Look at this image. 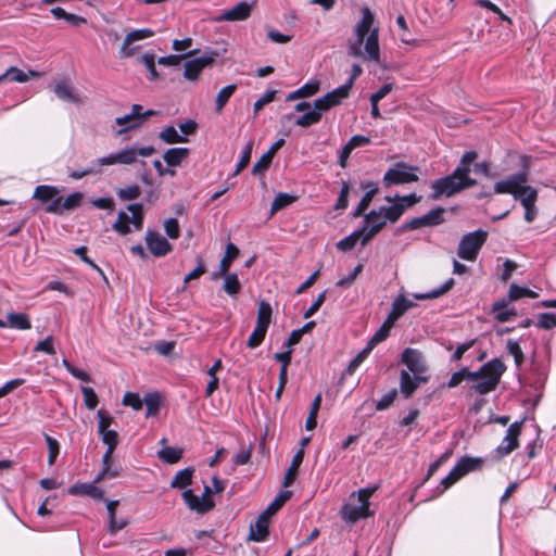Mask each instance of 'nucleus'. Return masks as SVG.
I'll use <instances>...</instances> for the list:
<instances>
[{
  "mask_svg": "<svg viewBox=\"0 0 556 556\" xmlns=\"http://www.w3.org/2000/svg\"><path fill=\"white\" fill-rule=\"evenodd\" d=\"M374 20V14L369 8H364L362 18L354 28L355 39L348 42L349 55L377 63L380 61L379 30L378 28H371Z\"/></svg>",
  "mask_w": 556,
  "mask_h": 556,
  "instance_id": "f257e3e1",
  "label": "nucleus"
},
{
  "mask_svg": "<svg viewBox=\"0 0 556 556\" xmlns=\"http://www.w3.org/2000/svg\"><path fill=\"white\" fill-rule=\"evenodd\" d=\"M478 159L473 150L466 151L456 168L447 176L438 178L431 182L432 193L430 198L438 200L441 197H452L465 189L477 185V180L470 177L471 165Z\"/></svg>",
  "mask_w": 556,
  "mask_h": 556,
  "instance_id": "f03ea898",
  "label": "nucleus"
},
{
  "mask_svg": "<svg viewBox=\"0 0 556 556\" xmlns=\"http://www.w3.org/2000/svg\"><path fill=\"white\" fill-rule=\"evenodd\" d=\"M505 369L506 367L501 359L493 358L481 366L477 371H470L465 367V372L468 381L476 382L471 386V389L476 393L483 395L496 389Z\"/></svg>",
  "mask_w": 556,
  "mask_h": 556,
  "instance_id": "7ed1b4c3",
  "label": "nucleus"
},
{
  "mask_svg": "<svg viewBox=\"0 0 556 556\" xmlns=\"http://www.w3.org/2000/svg\"><path fill=\"white\" fill-rule=\"evenodd\" d=\"M377 486L372 488H364L358 490L356 494V502L354 503V494L350 497V502L344 504L341 508L342 518L349 522H356L359 519L367 518L371 516V511L369 509V498L376 492Z\"/></svg>",
  "mask_w": 556,
  "mask_h": 556,
  "instance_id": "20e7f679",
  "label": "nucleus"
},
{
  "mask_svg": "<svg viewBox=\"0 0 556 556\" xmlns=\"http://www.w3.org/2000/svg\"><path fill=\"white\" fill-rule=\"evenodd\" d=\"M419 167L409 165L405 162H396L383 175L382 182L386 188L392 186L405 185L418 181L417 173Z\"/></svg>",
  "mask_w": 556,
  "mask_h": 556,
  "instance_id": "39448f33",
  "label": "nucleus"
},
{
  "mask_svg": "<svg viewBox=\"0 0 556 556\" xmlns=\"http://www.w3.org/2000/svg\"><path fill=\"white\" fill-rule=\"evenodd\" d=\"M486 239L488 232L482 229L464 235L458 244L457 255L465 261H476Z\"/></svg>",
  "mask_w": 556,
  "mask_h": 556,
  "instance_id": "423d86ee",
  "label": "nucleus"
},
{
  "mask_svg": "<svg viewBox=\"0 0 556 556\" xmlns=\"http://www.w3.org/2000/svg\"><path fill=\"white\" fill-rule=\"evenodd\" d=\"M529 180V174L527 169H522L518 173L511 174L506 178L498 180L494 184V192L497 194H511L515 198L522 193L526 188L530 187L527 185Z\"/></svg>",
  "mask_w": 556,
  "mask_h": 556,
  "instance_id": "0eeeda50",
  "label": "nucleus"
},
{
  "mask_svg": "<svg viewBox=\"0 0 556 556\" xmlns=\"http://www.w3.org/2000/svg\"><path fill=\"white\" fill-rule=\"evenodd\" d=\"M520 432L521 422L516 421L508 427L506 435L504 437L500 445L494 450V460L502 459L503 457L507 456L518 447V438L520 435Z\"/></svg>",
  "mask_w": 556,
  "mask_h": 556,
  "instance_id": "6e6552de",
  "label": "nucleus"
},
{
  "mask_svg": "<svg viewBox=\"0 0 556 556\" xmlns=\"http://www.w3.org/2000/svg\"><path fill=\"white\" fill-rule=\"evenodd\" d=\"M154 30L151 28H140L131 30L124 38L123 45L119 48L118 54L123 59H128L135 55L140 49V46H134V42L144 40L154 36Z\"/></svg>",
  "mask_w": 556,
  "mask_h": 556,
  "instance_id": "1a4fd4ad",
  "label": "nucleus"
},
{
  "mask_svg": "<svg viewBox=\"0 0 556 556\" xmlns=\"http://www.w3.org/2000/svg\"><path fill=\"white\" fill-rule=\"evenodd\" d=\"M387 225L386 219L382 217L379 210H371L364 215V226L361 228L364 231L362 247H365L371 239H374Z\"/></svg>",
  "mask_w": 556,
  "mask_h": 556,
  "instance_id": "9d476101",
  "label": "nucleus"
},
{
  "mask_svg": "<svg viewBox=\"0 0 556 556\" xmlns=\"http://www.w3.org/2000/svg\"><path fill=\"white\" fill-rule=\"evenodd\" d=\"M96 160L99 167L101 168V173L103 172L104 167L112 165H132L135 163L134 149L132 147L128 146Z\"/></svg>",
  "mask_w": 556,
  "mask_h": 556,
  "instance_id": "9b49d317",
  "label": "nucleus"
},
{
  "mask_svg": "<svg viewBox=\"0 0 556 556\" xmlns=\"http://www.w3.org/2000/svg\"><path fill=\"white\" fill-rule=\"evenodd\" d=\"M146 244L151 254L155 257H163L173 250V245L160 232L148 229L144 236Z\"/></svg>",
  "mask_w": 556,
  "mask_h": 556,
  "instance_id": "f8f14e48",
  "label": "nucleus"
},
{
  "mask_svg": "<svg viewBox=\"0 0 556 556\" xmlns=\"http://www.w3.org/2000/svg\"><path fill=\"white\" fill-rule=\"evenodd\" d=\"M218 56L217 52H211L210 54L202 55L189 60L185 63L184 77L188 80L194 81L199 78L201 72L208 65H211L215 58Z\"/></svg>",
  "mask_w": 556,
  "mask_h": 556,
  "instance_id": "ddd939ff",
  "label": "nucleus"
},
{
  "mask_svg": "<svg viewBox=\"0 0 556 556\" xmlns=\"http://www.w3.org/2000/svg\"><path fill=\"white\" fill-rule=\"evenodd\" d=\"M84 194L81 192H73L64 200L62 198L54 199L46 206V212L51 214H63L64 211H72L81 205Z\"/></svg>",
  "mask_w": 556,
  "mask_h": 556,
  "instance_id": "4468645a",
  "label": "nucleus"
},
{
  "mask_svg": "<svg viewBox=\"0 0 556 556\" xmlns=\"http://www.w3.org/2000/svg\"><path fill=\"white\" fill-rule=\"evenodd\" d=\"M349 97L345 87H338L330 92H327L324 97L314 101V106L321 114L330 110L331 108L341 103V101Z\"/></svg>",
  "mask_w": 556,
  "mask_h": 556,
  "instance_id": "2eb2a0df",
  "label": "nucleus"
},
{
  "mask_svg": "<svg viewBox=\"0 0 556 556\" xmlns=\"http://www.w3.org/2000/svg\"><path fill=\"white\" fill-rule=\"evenodd\" d=\"M182 500L190 510L198 514H205L214 508L215 503L211 498H202L193 493L191 489L182 492Z\"/></svg>",
  "mask_w": 556,
  "mask_h": 556,
  "instance_id": "dca6fc26",
  "label": "nucleus"
},
{
  "mask_svg": "<svg viewBox=\"0 0 556 556\" xmlns=\"http://www.w3.org/2000/svg\"><path fill=\"white\" fill-rule=\"evenodd\" d=\"M402 362L414 375L422 374L427 369L421 352L416 349H405L402 353Z\"/></svg>",
  "mask_w": 556,
  "mask_h": 556,
  "instance_id": "f3484780",
  "label": "nucleus"
},
{
  "mask_svg": "<svg viewBox=\"0 0 556 556\" xmlns=\"http://www.w3.org/2000/svg\"><path fill=\"white\" fill-rule=\"evenodd\" d=\"M252 11V4L241 1L237 3L230 10L225 11L222 15L215 17L216 22H237V21H245L250 17Z\"/></svg>",
  "mask_w": 556,
  "mask_h": 556,
  "instance_id": "a211bd4d",
  "label": "nucleus"
},
{
  "mask_svg": "<svg viewBox=\"0 0 556 556\" xmlns=\"http://www.w3.org/2000/svg\"><path fill=\"white\" fill-rule=\"evenodd\" d=\"M362 189L366 190V193L361 199L358 205L353 212L354 217L364 215L365 211L369 207L374 197L378 193V184L374 181H364L361 184Z\"/></svg>",
  "mask_w": 556,
  "mask_h": 556,
  "instance_id": "6ab92c4d",
  "label": "nucleus"
},
{
  "mask_svg": "<svg viewBox=\"0 0 556 556\" xmlns=\"http://www.w3.org/2000/svg\"><path fill=\"white\" fill-rule=\"evenodd\" d=\"M285 144V139H279L276 142L273 143V146L269 148V150L264 153L261 159L253 165L252 167V175L257 176L260 174H263L266 172L270 163L273 161V157L275 153Z\"/></svg>",
  "mask_w": 556,
  "mask_h": 556,
  "instance_id": "aec40b11",
  "label": "nucleus"
},
{
  "mask_svg": "<svg viewBox=\"0 0 556 556\" xmlns=\"http://www.w3.org/2000/svg\"><path fill=\"white\" fill-rule=\"evenodd\" d=\"M426 377L415 375L412 377L407 371L402 370L400 375V390L405 399H409L419 386V382H426Z\"/></svg>",
  "mask_w": 556,
  "mask_h": 556,
  "instance_id": "412c9836",
  "label": "nucleus"
},
{
  "mask_svg": "<svg viewBox=\"0 0 556 556\" xmlns=\"http://www.w3.org/2000/svg\"><path fill=\"white\" fill-rule=\"evenodd\" d=\"M269 518L261 514L254 523L250 526L249 540L255 542H263L268 536Z\"/></svg>",
  "mask_w": 556,
  "mask_h": 556,
  "instance_id": "4be33fe9",
  "label": "nucleus"
},
{
  "mask_svg": "<svg viewBox=\"0 0 556 556\" xmlns=\"http://www.w3.org/2000/svg\"><path fill=\"white\" fill-rule=\"evenodd\" d=\"M97 483L98 482H94V480L91 483H74L70 486L68 493L71 495H86L94 500H101L103 498L104 493L100 488L96 485Z\"/></svg>",
  "mask_w": 556,
  "mask_h": 556,
  "instance_id": "5701e85b",
  "label": "nucleus"
},
{
  "mask_svg": "<svg viewBox=\"0 0 556 556\" xmlns=\"http://www.w3.org/2000/svg\"><path fill=\"white\" fill-rule=\"evenodd\" d=\"M483 464L484 459L482 457H471L466 455L458 459L454 466V472H457L458 477L463 478L467 473L480 469Z\"/></svg>",
  "mask_w": 556,
  "mask_h": 556,
  "instance_id": "b1692460",
  "label": "nucleus"
},
{
  "mask_svg": "<svg viewBox=\"0 0 556 556\" xmlns=\"http://www.w3.org/2000/svg\"><path fill=\"white\" fill-rule=\"evenodd\" d=\"M509 301L498 300L492 304V312L495 313V319L500 323H506L517 316L515 308H507Z\"/></svg>",
  "mask_w": 556,
  "mask_h": 556,
  "instance_id": "393cba45",
  "label": "nucleus"
},
{
  "mask_svg": "<svg viewBox=\"0 0 556 556\" xmlns=\"http://www.w3.org/2000/svg\"><path fill=\"white\" fill-rule=\"evenodd\" d=\"M1 76L3 80L26 83L30 77H40L41 73L31 70L26 73L15 66H11Z\"/></svg>",
  "mask_w": 556,
  "mask_h": 556,
  "instance_id": "a878e982",
  "label": "nucleus"
},
{
  "mask_svg": "<svg viewBox=\"0 0 556 556\" xmlns=\"http://www.w3.org/2000/svg\"><path fill=\"white\" fill-rule=\"evenodd\" d=\"M188 148H170L163 154V160L168 166H179L189 156Z\"/></svg>",
  "mask_w": 556,
  "mask_h": 556,
  "instance_id": "bb28decb",
  "label": "nucleus"
},
{
  "mask_svg": "<svg viewBox=\"0 0 556 556\" xmlns=\"http://www.w3.org/2000/svg\"><path fill=\"white\" fill-rule=\"evenodd\" d=\"M194 473L193 467H186L185 469H181L177 471V473L174 476L173 480L170 481V488L172 489H186L192 483V477Z\"/></svg>",
  "mask_w": 556,
  "mask_h": 556,
  "instance_id": "cd10ccee",
  "label": "nucleus"
},
{
  "mask_svg": "<svg viewBox=\"0 0 556 556\" xmlns=\"http://www.w3.org/2000/svg\"><path fill=\"white\" fill-rule=\"evenodd\" d=\"M14 328L18 330H28L31 328L28 316L24 313H9L8 320L4 321V328Z\"/></svg>",
  "mask_w": 556,
  "mask_h": 556,
  "instance_id": "c85d7f7f",
  "label": "nucleus"
},
{
  "mask_svg": "<svg viewBox=\"0 0 556 556\" xmlns=\"http://www.w3.org/2000/svg\"><path fill=\"white\" fill-rule=\"evenodd\" d=\"M304 458V450L300 448L293 456L291 465L287 469L283 478V486H289L293 483L298 469Z\"/></svg>",
  "mask_w": 556,
  "mask_h": 556,
  "instance_id": "c756f323",
  "label": "nucleus"
},
{
  "mask_svg": "<svg viewBox=\"0 0 556 556\" xmlns=\"http://www.w3.org/2000/svg\"><path fill=\"white\" fill-rule=\"evenodd\" d=\"M318 90H319V81L318 80L308 81L305 85H303L302 87H300L299 89L290 92L287 96V101H293L295 99L307 98V97L314 96Z\"/></svg>",
  "mask_w": 556,
  "mask_h": 556,
  "instance_id": "7c9ffc66",
  "label": "nucleus"
},
{
  "mask_svg": "<svg viewBox=\"0 0 556 556\" xmlns=\"http://www.w3.org/2000/svg\"><path fill=\"white\" fill-rule=\"evenodd\" d=\"M56 97L63 101L76 103L80 102L79 97L74 92L73 88L65 81H59L54 87Z\"/></svg>",
  "mask_w": 556,
  "mask_h": 556,
  "instance_id": "2f4dec72",
  "label": "nucleus"
},
{
  "mask_svg": "<svg viewBox=\"0 0 556 556\" xmlns=\"http://www.w3.org/2000/svg\"><path fill=\"white\" fill-rule=\"evenodd\" d=\"M59 193L58 189L52 186L47 185H40L37 186L34 191V198L41 201L42 203H51L54 199H58L56 197Z\"/></svg>",
  "mask_w": 556,
  "mask_h": 556,
  "instance_id": "473e14b6",
  "label": "nucleus"
},
{
  "mask_svg": "<svg viewBox=\"0 0 556 556\" xmlns=\"http://www.w3.org/2000/svg\"><path fill=\"white\" fill-rule=\"evenodd\" d=\"M239 255V249L233 243L229 242L226 245V251L224 257L220 260L219 263V274H227L231 263L233 260H236Z\"/></svg>",
  "mask_w": 556,
  "mask_h": 556,
  "instance_id": "72a5a7b5",
  "label": "nucleus"
},
{
  "mask_svg": "<svg viewBox=\"0 0 556 556\" xmlns=\"http://www.w3.org/2000/svg\"><path fill=\"white\" fill-rule=\"evenodd\" d=\"M454 285H455L454 279L450 278L439 288H435L426 293H416V294H414V298L417 300L437 299V298L445 294L446 292H448L454 287Z\"/></svg>",
  "mask_w": 556,
  "mask_h": 556,
  "instance_id": "f704fd0d",
  "label": "nucleus"
},
{
  "mask_svg": "<svg viewBox=\"0 0 556 556\" xmlns=\"http://www.w3.org/2000/svg\"><path fill=\"white\" fill-rule=\"evenodd\" d=\"M159 138L167 144L184 143L188 141L187 137L179 135L174 126H166L160 131Z\"/></svg>",
  "mask_w": 556,
  "mask_h": 556,
  "instance_id": "c9c22d12",
  "label": "nucleus"
},
{
  "mask_svg": "<svg viewBox=\"0 0 556 556\" xmlns=\"http://www.w3.org/2000/svg\"><path fill=\"white\" fill-rule=\"evenodd\" d=\"M236 84L228 85L219 90L215 99L216 113H220L223 111V109L225 108L229 99L232 97V94L236 92Z\"/></svg>",
  "mask_w": 556,
  "mask_h": 556,
  "instance_id": "e433bc0d",
  "label": "nucleus"
},
{
  "mask_svg": "<svg viewBox=\"0 0 556 556\" xmlns=\"http://www.w3.org/2000/svg\"><path fill=\"white\" fill-rule=\"evenodd\" d=\"M384 200L387 202H393L395 201V203L397 205H402L403 207V214L405 213V211L408 208V207H412L414 206L415 204H417L418 202H420L421 200V197L420 195H417L416 193H410V194H407V195H394V197H390V195H387L384 198Z\"/></svg>",
  "mask_w": 556,
  "mask_h": 556,
  "instance_id": "4c0bfd02",
  "label": "nucleus"
},
{
  "mask_svg": "<svg viewBox=\"0 0 556 556\" xmlns=\"http://www.w3.org/2000/svg\"><path fill=\"white\" fill-rule=\"evenodd\" d=\"M320 119H321V113L317 109H315V106L313 105V109H311L309 111L305 112L303 115L298 117L294 121V124L296 126L307 128V127H311V126L319 123Z\"/></svg>",
  "mask_w": 556,
  "mask_h": 556,
  "instance_id": "58836bf2",
  "label": "nucleus"
},
{
  "mask_svg": "<svg viewBox=\"0 0 556 556\" xmlns=\"http://www.w3.org/2000/svg\"><path fill=\"white\" fill-rule=\"evenodd\" d=\"M143 404L147 407L146 417L157 415L161 406L160 394L157 392L147 393L143 397Z\"/></svg>",
  "mask_w": 556,
  "mask_h": 556,
  "instance_id": "ea45409f",
  "label": "nucleus"
},
{
  "mask_svg": "<svg viewBox=\"0 0 556 556\" xmlns=\"http://www.w3.org/2000/svg\"><path fill=\"white\" fill-rule=\"evenodd\" d=\"M416 304L407 300L403 294H400L392 303L391 313L400 318L402 317L409 308L414 307Z\"/></svg>",
  "mask_w": 556,
  "mask_h": 556,
  "instance_id": "a19ab883",
  "label": "nucleus"
},
{
  "mask_svg": "<svg viewBox=\"0 0 556 556\" xmlns=\"http://www.w3.org/2000/svg\"><path fill=\"white\" fill-rule=\"evenodd\" d=\"M403 206L397 205L395 202L389 206H380L378 210L381 213L382 217L386 219V223L394 224L396 223L401 216L403 215Z\"/></svg>",
  "mask_w": 556,
  "mask_h": 556,
  "instance_id": "79ce46f5",
  "label": "nucleus"
},
{
  "mask_svg": "<svg viewBox=\"0 0 556 556\" xmlns=\"http://www.w3.org/2000/svg\"><path fill=\"white\" fill-rule=\"evenodd\" d=\"M364 231L362 229L355 230L350 236L344 237L340 241L337 242V248L340 251L348 252L351 251L357 243L358 240H363Z\"/></svg>",
  "mask_w": 556,
  "mask_h": 556,
  "instance_id": "37998d69",
  "label": "nucleus"
},
{
  "mask_svg": "<svg viewBox=\"0 0 556 556\" xmlns=\"http://www.w3.org/2000/svg\"><path fill=\"white\" fill-rule=\"evenodd\" d=\"M182 453L181 448L165 446L157 452V456L167 464H176L182 458Z\"/></svg>",
  "mask_w": 556,
  "mask_h": 556,
  "instance_id": "c03bdc74",
  "label": "nucleus"
},
{
  "mask_svg": "<svg viewBox=\"0 0 556 556\" xmlns=\"http://www.w3.org/2000/svg\"><path fill=\"white\" fill-rule=\"evenodd\" d=\"M538 190L533 187H528L526 190L518 194L515 200L519 201L522 207L525 208V212L535 205V202L538 200Z\"/></svg>",
  "mask_w": 556,
  "mask_h": 556,
  "instance_id": "a18cd8bd",
  "label": "nucleus"
},
{
  "mask_svg": "<svg viewBox=\"0 0 556 556\" xmlns=\"http://www.w3.org/2000/svg\"><path fill=\"white\" fill-rule=\"evenodd\" d=\"M525 296L534 299L538 298V293L527 287H520L516 283H511L509 287L508 298L506 300L514 302Z\"/></svg>",
  "mask_w": 556,
  "mask_h": 556,
  "instance_id": "49530a36",
  "label": "nucleus"
},
{
  "mask_svg": "<svg viewBox=\"0 0 556 556\" xmlns=\"http://www.w3.org/2000/svg\"><path fill=\"white\" fill-rule=\"evenodd\" d=\"M291 491H281L262 514L270 518V516L276 514L282 507V505L291 497Z\"/></svg>",
  "mask_w": 556,
  "mask_h": 556,
  "instance_id": "de8ad7c7",
  "label": "nucleus"
},
{
  "mask_svg": "<svg viewBox=\"0 0 556 556\" xmlns=\"http://www.w3.org/2000/svg\"><path fill=\"white\" fill-rule=\"evenodd\" d=\"M223 290L230 296H236L239 294L241 290V283L237 274L227 273L226 277L224 278Z\"/></svg>",
  "mask_w": 556,
  "mask_h": 556,
  "instance_id": "09e8293b",
  "label": "nucleus"
},
{
  "mask_svg": "<svg viewBox=\"0 0 556 556\" xmlns=\"http://www.w3.org/2000/svg\"><path fill=\"white\" fill-rule=\"evenodd\" d=\"M445 210L441 206L435 207L429 211L427 214L422 215L421 218L426 227L437 226L444 223V214Z\"/></svg>",
  "mask_w": 556,
  "mask_h": 556,
  "instance_id": "8fccbe9b",
  "label": "nucleus"
},
{
  "mask_svg": "<svg viewBox=\"0 0 556 556\" xmlns=\"http://www.w3.org/2000/svg\"><path fill=\"white\" fill-rule=\"evenodd\" d=\"M131 216H129L126 212L119 211L117 214V219L113 224L112 228L119 235L126 236L131 229L129 227Z\"/></svg>",
  "mask_w": 556,
  "mask_h": 556,
  "instance_id": "3c124183",
  "label": "nucleus"
},
{
  "mask_svg": "<svg viewBox=\"0 0 556 556\" xmlns=\"http://www.w3.org/2000/svg\"><path fill=\"white\" fill-rule=\"evenodd\" d=\"M127 210L131 213L130 223L135 229L141 230L143 227V205L141 203H131L127 206Z\"/></svg>",
  "mask_w": 556,
  "mask_h": 556,
  "instance_id": "603ef678",
  "label": "nucleus"
},
{
  "mask_svg": "<svg viewBox=\"0 0 556 556\" xmlns=\"http://www.w3.org/2000/svg\"><path fill=\"white\" fill-rule=\"evenodd\" d=\"M296 195H293V194H289V193H285V192H280L278 193L273 203H271V213H275L277 211H280L287 206H289L290 204H292L294 201H296Z\"/></svg>",
  "mask_w": 556,
  "mask_h": 556,
  "instance_id": "864d4df0",
  "label": "nucleus"
},
{
  "mask_svg": "<svg viewBox=\"0 0 556 556\" xmlns=\"http://www.w3.org/2000/svg\"><path fill=\"white\" fill-rule=\"evenodd\" d=\"M116 194L122 201H132L141 195V189L138 185H128L117 189Z\"/></svg>",
  "mask_w": 556,
  "mask_h": 556,
  "instance_id": "5fc2aeb1",
  "label": "nucleus"
},
{
  "mask_svg": "<svg viewBox=\"0 0 556 556\" xmlns=\"http://www.w3.org/2000/svg\"><path fill=\"white\" fill-rule=\"evenodd\" d=\"M271 319V306L265 301H261L257 311L256 325L268 329Z\"/></svg>",
  "mask_w": 556,
  "mask_h": 556,
  "instance_id": "6e6d98bb",
  "label": "nucleus"
},
{
  "mask_svg": "<svg viewBox=\"0 0 556 556\" xmlns=\"http://www.w3.org/2000/svg\"><path fill=\"white\" fill-rule=\"evenodd\" d=\"M267 328L256 325L252 333L250 334L247 345L250 349H255L262 344L265 339Z\"/></svg>",
  "mask_w": 556,
  "mask_h": 556,
  "instance_id": "4d7b16f0",
  "label": "nucleus"
},
{
  "mask_svg": "<svg viewBox=\"0 0 556 556\" xmlns=\"http://www.w3.org/2000/svg\"><path fill=\"white\" fill-rule=\"evenodd\" d=\"M141 64H143L149 74H150V77L149 79L150 80H156L159 78V73L156 71V67H155V55L154 53H144L143 55H141L138 60Z\"/></svg>",
  "mask_w": 556,
  "mask_h": 556,
  "instance_id": "13d9d810",
  "label": "nucleus"
},
{
  "mask_svg": "<svg viewBox=\"0 0 556 556\" xmlns=\"http://www.w3.org/2000/svg\"><path fill=\"white\" fill-rule=\"evenodd\" d=\"M45 440L48 446V465L52 466L60 454V444L56 439L49 434H45Z\"/></svg>",
  "mask_w": 556,
  "mask_h": 556,
  "instance_id": "bf43d9fd",
  "label": "nucleus"
},
{
  "mask_svg": "<svg viewBox=\"0 0 556 556\" xmlns=\"http://www.w3.org/2000/svg\"><path fill=\"white\" fill-rule=\"evenodd\" d=\"M372 349L374 348L367 343V345L351 361L346 368L349 375H352L359 367V365L368 357Z\"/></svg>",
  "mask_w": 556,
  "mask_h": 556,
  "instance_id": "052dcab7",
  "label": "nucleus"
},
{
  "mask_svg": "<svg viewBox=\"0 0 556 556\" xmlns=\"http://www.w3.org/2000/svg\"><path fill=\"white\" fill-rule=\"evenodd\" d=\"M508 353L514 357L517 367L525 361L523 352L516 340L508 339L506 344Z\"/></svg>",
  "mask_w": 556,
  "mask_h": 556,
  "instance_id": "680f3d73",
  "label": "nucleus"
},
{
  "mask_svg": "<svg viewBox=\"0 0 556 556\" xmlns=\"http://www.w3.org/2000/svg\"><path fill=\"white\" fill-rule=\"evenodd\" d=\"M100 174H101V168L99 167L97 160H93L91 162L90 166H88L87 168L81 169V170H74V172L70 173L68 176L73 179L78 180L86 176L100 175Z\"/></svg>",
  "mask_w": 556,
  "mask_h": 556,
  "instance_id": "e2e57ef3",
  "label": "nucleus"
},
{
  "mask_svg": "<svg viewBox=\"0 0 556 556\" xmlns=\"http://www.w3.org/2000/svg\"><path fill=\"white\" fill-rule=\"evenodd\" d=\"M74 253L80 257V260L83 262H85L87 265H89L91 268H93L94 270H97L103 278V280L105 281V283H109V280L106 278V276L104 275L103 270L92 261L90 260L88 256H87V248L86 247H78L74 250Z\"/></svg>",
  "mask_w": 556,
  "mask_h": 556,
  "instance_id": "0e129e2a",
  "label": "nucleus"
},
{
  "mask_svg": "<svg viewBox=\"0 0 556 556\" xmlns=\"http://www.w3.org/2000/svg\"><path fill=\"white\" fill-rule=\"evenodd\" d=\"M123 405L130 406L134 410L138 412L142 408L143 399H140L138 393L126 392L123 396Z\"/></svg>",
  "mask_w": 556,
  "mask_h": 556,
  "instance_id": "69168bd1",
  "label": "nucleus"
},
{
  "mask_svg": "<svg viewBox=\"0 0 556 556\" xmlns=\"http://www.w3.org/2000/svg\"><path fill=\"white\" fill-rule=\"evenodd\" d=\"M164 230L169 239H178L180 236V227L177 218H168L164 222Z\"/></svg>",
  "mask_w": 556,
  "mask_h": 556,
  "instance_id": "338daca9",
  "label": "nucleus"
},
{
  "mask_svg": "<svg viewBox=\"0 0 556 556\" xmlns=\"http://www.w3.org/2000/svg\"><path fill=\"white\" fill-rule=\"evenodd\" d=\"M541 329H553L556 327V314L553 313H542L539 316L538 325Z\"/></svg>",
  "mask_w": 556,
  "mask_h": 556,
  "instance_id": "774afa93",
  "label": "nucleus"
}]
</instances>
